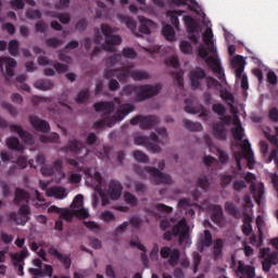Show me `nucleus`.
Segmentation results:
<instances>
[{
	"mask_svg": "<svg viewBox=\"0 0 278 278\" xmlns=\"http://www.w3.org/2000/svg\"><path fill=\"white\" fill-rule=\"evenodd\" d=\"M140 26H139V31L140 34H146L149 35L151 34V25H154L153 21L147 18V17H140Z\"/></svg>",
	"mask_w": 278,
	"mask_h": 278,
	"instance_id": "obj_32",
	"label": "nucleus"
},
{
	"mask_svg": "<svg viewBox=\"0 0 278 278\" xmlns=\"http://www.w3.org/2000/svg\"><path fill=\"white\" fill-rule=\"evenodd\" d=\"M29 123L36 131H41V134H47L51 129L49 122L40 119V117L36 115L29 116Z\"/></svg>",
	"mask_w": 278,
	"mask_h": 278,
	"instance_id": "obj_16",
	"label": "nucleus"
},
{
	"mask_svg": "<svg viewBox=\"0 0 278 278\" xmlns=\"http://www.w3.org/2000/svg\"><path fill=\"white\" fill-rule=\"evenodd\" d=\"M35 88H37V90H51L53 88V81L49 80V79H39L37 81H35L34 84Z\"/></svg>",
	"mask_w": 278,
	"mask_h": 278,
	"instance_id": "obj_35",
	"label": "nucleus"
},
{
	"mask_svg": "<svg viewBox=\"0 0 278 278\" xmlns=\"http://www.w3.org/2000/svg\"><path fill=\"white\" fill-rule=\"evenodd\" d=\"M225 210L229 216H232V218H236L237 220L242 218V212H240V208H238V206H236L232 202H226Z\"/></svg>",
	"mask_w": 278,
	"mask_h": 278,
	"instance_id": "obj_27",
	"label": "nucleus"
},
{
	"mask_svg": "<svg viewBox=\"0 0 278 278\" xmlns=\"http://www.w3.org/2000/svg\"><path fill=\"white\" fill-rule=\"evenodd\" d=\"M45 154H38L36 157L37 164H42L41 174L43 177H52L54 173L59 174V181H62L66 177V173L62 170V161L56 160L52 163V165L45 164L46 162Z\"/></svg>",
	"mask_w": 278,
	"mask_h": 278,
	"instance_id": "obj_5",
	"label": "nucleus"
},
{
	"mask_svg": "<svg viewBox=\"0 0 278 278\" xmlns=\"http://www.w3.org/2000/svg\"><path fill=\"white\" fill-rule=\"evenodd\" d=\"M160 123V117L155 115H137L130 119V125H139L140 129H151Z\"/></svg>",
	"mask_w": 278,
	"mask_h": 278,
	"instance_id": "obj_10",
	"label": "nucleus"
},
{
	"mask_svg": "<svg viewBox=\"0 0 278 278\" xmlns=\"http://www.w3.org/2000/svg\"><path fill=\"white\" fill-rule=\"evenodd\" d=\"M275 162L276 168H278V152L277 150H271L265 163L270 164V162Z\"/></svg>",
	"mask_w": 278,
	"mask_h": 278,
	"instance_id": "obj_56",
	"label": "nucleus"
},
{
	"mask_svg": "<svg viewBox=\"0 0 278 278\" xmlns=\"http://www.w3.org/2000/svg\"><path fill=\"white\" fill-rule=\"evenodd\" d=\"M179 257H181V252H179V249L172 250L168 258L169 266H177V264H179Z\"/></svg>",
	"mask_w": 278,
	"mask_h": 278,
	"instance_id": "obj_39",
	"label": "nucleus"
},
{
	"mask_svg": "<svg viewBox=\"0 0 278 278\" xmlns=\"http://www.w3.org/2000/svg\"><path fill=\"white\" fill-rule=\"evenodd\" d=\"M184 127L188 129V131H201L203 129V125L199 122H192L190 119H184Z\"/></svg>",
	"mask_w": 278,
	"mask_h": 278,
	"instance_id": "obj_37",
	"label": "nucleus"
},
{
	"mask_svg": "<svg viewBox=\"0 0 278 278\" xmlns=\"http://www.w3.org/2000/svg\"><path fill=\"white\" fill-rule=\"evenodd\" d=\"M211 219L213 223H216V225L223 220V207H220V205L212 206Z\"/></svg>",
	"mask_w": 278,
	"mask_h": 278,
	"instance_id": "obj_34",
	"label": "nucleus"
},
{
	"mask_svg": "<svg viewBox=\"0 0 278 278\" xmlns=\"http://www.w3.org/2000/svg\"><path fill=\"white\" fill-rule=\"evenodd\" d=\"M101 219L104 223H112V220H116V216L111 211H104L101 213Z\"/></svg>",
	"mask_w": 278,
	"mask_h": 278,
	"instance_id": "obj_54",
	"label": "nucleus"
},
{
	"mask_svg": "<svg viewBox=\"0 0 278 278\" xmlns=\"http://www.w3.org/2000/svg\"><path fill=\"white\" fill-rule=\"evenodd\" d=\"M207 74H205V70L201 67H197L194 71L190 72V81L192 90H198L201 88V80L205 79Z\"/></svg>",
	"mask_w": 278,
	"mask_h": 278,
	"instance_id": "obj_15",
	"label": "nucleus"
},
{
	"mask_svg": "<svg viewBox=\"0 0 278 278\" xmlns=\"http://www.w3.org/2000/svg\"><path fill=\"white\" fill-rule=\"evenodd\" d=\"M9 4L12 10H23L25 8V2L23 0H11Z\"/></svg>",
	"mask_w": 278,
	"mask_h": 278,
	"instance_id": "obj_61",
	"label": "nucleus"
},
{
	"mask_svg": "<svg viewBox=\"0 0 278 278\" xmlns=\"http://www.w3.org/2000/svg\"><path fill=\"white\" fill-rule=\"evenodd\" d=\"M267 139L273 144L271 151L278 152V137L276 135H269Z\"/></svg>",
	"mask_w": 278,
	"mask_h": 278,
	"instance_id": "obj_64",
	"label": "nucleus"
},
{
	"mask_svg": "<svg viewBox=\"0 0 278 278\" xmlns=\"http://www.w3.org/2000/svg\"><path fill=\"white\" fill-rule=\"evenodd\" d=\"M75 216L77 218H80V220H86L90 216V213H88L87 208H80L74 212Z\"/></svg>",
	"mask_w": 278,
	"mask_h": 278,
	"instance_id": "obj_60",
	"label": "nucleus"
},
{
	"mask_svg": "<svg viewBox=\"0 0 278 278\" xmlns=\"http://www.w3.org/2000/svg\"><path fill=\"white\" fill-rule=\"evenodd\" d=\"M186 11H179V10H176L174 11V14L170 15V23L172 25H174L175 29H179V17L177 16H181V14H185Z\"/></svg>",
	"mask_w": 278,
	"mask_h": 278,
	"instance_id": "obj_47",
	"label": "nucleus"
},
{
	"mask_svg": "<svg viewBox=\"0 0 278 278\" xmlns=\"http://www.w3.org/2000/svg\"><path fill=\"white\" fill-rule=\"evenodd\" d=\"M236 273L238 278H255V267L244 264V261H238Z\"/></svg>",
	"mask_w": 278,
	"mask_h": 278,
	"instance_id": "obj_13",
	"label": "nucleus"
},
{
	"mask_svg": "<svg viewBox=\"0 0 278 278\" xmlns=\"http://www.w3.org/2000/svg\"><path fill=\"white\" fill-rule=\"evenodd\" d=\"M25 201L26 203H29V192L25 191L22 188L15 189V198H14V204L21 205Z\"/></svg>",
	"mask_w": 278,
	"mask_h": 278,
	"instance_id": "obj_29",
	"label": "nucleus"
},
{
	"mask_svg": "<svg viewBox=\"0 0 278 278\" xmlns=\"http://www.w3.org/2000/svg\"><path fill=\"white\" fill-rule=\"evenodd\" d=\"M40 140L43 143H47V142H59L60 141V135H58L56 132H52L49 136H41Z\"/></svg>",
	"mask_w": 278,
	"mask_h": 278,
	"instance_id": "obj_49",
	"label": "nucleus"
},
{
	"mask_svg": "<svg viewBox=\"0 0 278 278\" xmlns=\"http://www.w3.org/2000/svg\"><path fill=\"white\" fill-rule=\"evenodd\" d=\"M155 142H157V135L155 132H151L150 138L146 136H137L135 138V144L146 147L147 151H150V153H160V151H162L160 144Z\"/></svg>",
	"mask_w": 278,
	"mask_h": 278,
	"instance_id": "obj_8",
	"label": "nucleus"
},
{
	"mask_svg": "<svg viewBox=\"0 0 278 278\" xmlns=\"http://www.w3.org/2000/svg\"><path fill=\"white\" fill-rule=\"evenodd\" d=\"M76 103H88L90 101V89H83L78 92Z\"/></svg>",
	"mask_w": 278,
	"mask_h": 278,
	"instance_id": "obj_38",
	"label": "nucleus"
},
{
	"mask_svg": "<svg viewBox=\"0 0 278 278\" xmlns=\"http://www.w3.org/2000/svg\"><path fill=\"white\" fill-rule=\"evenodd\" d=\"M96 112H103L104 116H109L112 112H114V102H97L93 104Z\"/></svg>",
	"mask_w": 278,
	"mask_h": 278,
	"instance_id": "obj_25",
	"label": "nucleus"
},
{
	"mask_svg": "<svg viewBox=\"0 0 278 278\" xmlns=\"http://www.w3.org/2000/svg\"><path fill=\"white\" fill-rule=\"evenodd\" d=\"M47 194L49 197H54V199H66L67 193L64 187H53L48 189Z\"/></svg>",
	"mask_w": 278,
	"mask_h": 278,
	"instance_id": "obj_30",
	"label": "nucleus"
},
{
	"mask_svg": "<svg viewBox=\"0 0 278 278\" xmlns=\"http://www.w3.org/2000/svg\"><path fill=\"white\" fill-rule=\"evenodd\" d=\"M231 135L235 140H242L244 138V128L242 126L231 128Z\"/></svg>",
	"mask_w": 278,
	"mask_h": 278,
	"instance_id": "obj_48",
	"label": "nucleus"
},
{
	"mask_svg": "<svg viewBox=\"0 0 278 278\" xmlns=\"http://www.w3.org/2000/svg\"><path fill=\"white\" fill-rule=\"evenodd\" d=\"M66 162L70 164L72 173H81L84 170V165L75 159H66Z\"/></svg>",
	"mask_w": 278,
	"mask_h": 278,
	"instance_id": "obj_40",
	"label": "nucleus"
},
{
	"mask_svg": "<svg viewBox=\"0 0 278 278\" xmlns=\"http://www.w3.org/2000/svg\"><path fill=\"white\" fill-rule=\"evenodd\" d=\"M49 255H51L52 257H55L56 260H59V262H61V264H63L64 268L66 270H68V268H71V255L67 254H62L60 251H58L55 249V247L51 245L48 250Z\"/></svg>",
	"mask_w": 278,
	"mask_h": 278,
	"instance_id": "obj_18",
	"label": "nucleus"
},
{
	"mask_svg": "<svg viewBox=\"0 0 278 278\" xmlns=\"http://www.w3.org/2000/svg\"><path fill=\"white\" fill-rule=\"evenodd\" d=\"M223 247H225V242L223 239L217 238L213 244V260H215V262L223 257Z\"/></svg>",
	"mask_w": 278,
	"mask_h": 278,
	"instance_id": "obj_28",
	"label": "nucleus"
},
{
	"mask_svg": "<svg viewBox=\"0 0 278 278\" xmlns=\"http://www.w3.org/2000/svg\"><path fill=\"white\" fill-rule=\"evenodd\" d=\"M3 66H5L8 77H14V68H16V60L10 56L0 58V71H3Z\"/></svg>",
	"mask_w": 278,
	"mask_h": 278,
	"instance_id": "obj_21",
	"label": "nucleus"
},
{
	"mask_svg": "<svg viewBox=\"0 0 278 278\" xmlns=\"http://www.w3.org/2000/svg\"><path fill=\"white\" fill-rule=\"evenodd\" d=\"M237 79H241L242 90H249V77L244 73V58L238 55L233 59Z\"/></svg>",
	"mask_w": 278,
	"mask_h": 278,
	"instance_id": "obj_11",
	"label": "nucleus"
},
{
	"mask_svg": "<svg viewBox=\"0 0 278 278\" xmlns=\"http://www.w3.org/2000/svg\"><path fill=\"white\" fill-rule=\"evenodd\" d=\"M26 16L27 18H30V21H34L36 18H42V13L40 10H28Z\"/></svg>",
	"mask_w": 278,
	"mask_h": 278,
	"instance_id": "obj_59",
	"label": "nucleus"
},
{
	"mask_svg": "<svg viewBox=\"0 0 278 278\" xmlns=\"http://www.w3.org/2000/svg\"><path fill=\"white\" fill-rule=\"evenodd\" d=\"M18 214L22 218L16 219L17 225H27V223H29V215L31 214L29 204H23L18 210Z\"/></svg>",
	"mask_w": 278,
	"mask_h": 278,
	"instance_id": "obj_26",
	"label": "nucleus"
},
{
	"mask_svg": "<svg viewBox=\"0 0 278 278\" xmlns=\"http://www.w3.org/2000/svg\"><path fill=\"white\" fill-rule=\"evenodd\" d=\"M9 129L12 131V134L18 135L21 140H23V142L26 144H34V137H31V134H29L27 130L23 129L21 125L11 124Z\"/></svg>",
	"mask_w": 278,
	"mask_h": 278,
	"instance_id": "obj_14",
	"label": "nucleus"
},
{
	"mask_svg": "<svg viewBox=\"0 0 278 278\" xmlns=\"http://www.w3.org/2000/svg\"><path fill=\"white\" fill-rule=\"evenodd\" d=\"M47 47H50L51 49H58V47H61V45H64V41L61 39H58L55 37L48 38L46 40Z\"/></svg>",
	"mask_w": 278,
	"mask_h": 278,
	"instance_id": "obj_46",
	"label": "nucleus"
},
{
	"mask_svg": "<svg viewBox=\"0 0 278 278\" xmlns=\"http://www.w3.org/2000/svg\"><path fill=\"white\" fill-rule=\"evenodd\" d=\"M190 227H188V223H186V218L180 219L170 230H166L163 235V240H166L167 242H170L174 238H177L179 236L178 242L181 244L182 242H186L188 247H190Z\"/></svg>",
	"mask_w": 278,
	"mask_h": 278,
	"instance_id": "obj_2",
	"label": "nucleus"
},
{
	"mask_svg": "<svg viewBox=\"0 0 278 278\" xmlns=\"http://www.w3.org/2000/svg\"><path fill=\"white\" fill-rule=\"evenodd\" d=\"M180 51L185 54L192 53V45L188 41H180Z\"/></svg>",
	"mask_w": 278,
	"mask_h": 278,
	"instance_id": "obj_57",
	"label": "nucleus"
},
{
	"mask_svg": "<svg viewBox=\"0 0 278 278\" xmlns=\"http://www.w3.org/2000/svg\"><path fill=\"white\" fill-rule=\"evenodd\" d=\"M7 147L12 149V151H23V144L16 137H9L7 139Z\"/></svg>",
	"mask_w": 278,
	"mask_h": 278,
	"instance_id": "obj_36",
	"label": "nucleus"
},
{
	"mask_svg": "<svg viewBox=\"0 0 278 278\" xmlns=\"http://www.w3.org/2000/svg\"><path fill=\"white\" fill-rule=\"evenodd\" d=\"M220 98L223 101H230L231 103L236 102L233 93L229 92L227 89L220 91Z\"/></svg>",
	"mask_w": 278,
	"mask_h": 278,
	"instance_id": "obj_55",
	"label": "nucleus"
},
{
	"mask_svg": "<svg viewBox=\"0 0 278 278\" xmlns=\"http://www.w3.org/2000/svg\"><path fill=\"white\" fill-rule=\"evenodd\" d=\"M212 242H214L212 238V232L210 230H204L202 235H200L199 240H198V251L200 253H203L205 249H208V247H212Z\"/></svg>",
	"mask_w": 278,
	"mask_h": 278,
	"instance_id": "obj_20",
	"label": "nucleus"
},
{
	"mask_svg": "<svg viewBox=\"0 0 278 278\" xmlns=\"http://www.w3.org/2000/svg\"><path fill=\"white\" fill-rule=\"evenodd\" d=\"M63 151L67 152L71 151V153H76L78 157H84L81 155V151H84L85 155L88 154V149L81 144V142L77 141V139H73L70 141L64 148Z\"/></svg>",
	"mask_w": 278,
	"mask_h": 278,
	"instance_id": "obj_17",
	"label": "nucleus"
},
{
	"mask_svg": "<svg viewBox=\"0 0 278 278\" xmlns=\"http://www.w3.org/2000/svg\"><path fill=\"white\" fill-rule=\"evenodd\" d=\"M132 90L137 92L136 101H144V99H151V97H157L160 90H162L161 85H141L139 87H134Z\"/></svg>",
	"mask_w": 278,
	"mask_h": 278,
	"instance_id": "obj_7",
	"label": "nucleus"
},
{
	"mask_svg": "<svg viewBox=\"0 0 278 278\" xmlns=\"http://www.w3.org/2000/svg\"><path fill=\"white\" fill-rule=\"evenodd\" d=\"M134 159L136 162H141V164H147V162H149V155L140 150H136L134 152Z\"/></svg>",
	"mask_w": 278,
	"mask_h": 278,
	"instance_id": "obj_45",
	"label": "nucleus"
},
{
	"mask_svg": "<svg viewBox=\"0 0 278 278\" xmlns=\"http://www.w3.org/2000/svg\"><path fill=\"white\" fill-rule=\"evenodd\" d=\"M100 29L102 36H104L105 45H108L102 46V49H104V51H109L110 53H114V51H116L114 47L121 45V42H123V38L119 35H114V28L108 24H101Z\"/></svg>",
	"mask_w": 278,
	"mask_h": 278,
	"instance_id": "obj_6",
	"label": "nucleus"
},
{
	"mask_svg": "<svg viewBox=\"0 0 278 278\" xmlns=\"http://www.w3.org/2000/svg\"><path fill=\"white\" fill-rule=\"evenodd\" d=\"M74 213L71 212L68 208H62L60 213V218H64L67 223H73Z\"/></svg>",
	"mask_w": 278,
	"mask_h": 278,
	"instance_id": "obj_52",
	"label": "nucleus"
},
{
	"mask_svg": "<svg viewBox=\"0 0 278 278\" xmlns=\"http://www.w3.org/2000/svg\"><path fill=\"white\" fill-rule=\"evenodd\" d=\"M18 49H20L18 40L12 39L11 41H9V53H10V55H13V56L18 55Z\"/></svg>",
	"mask_w": 278,
	"mask_h": 278,
	"instance_id": "obj_43",
	"label": "nucleus"
},
{
	"mask_svg": "<svg viewBox=\"0 0 278 278\" xmlns=\"http://www.w3.org/2000/svg\"><path fill=\"white\" fill-rule=\"evenodd\" d=\"M198 188H201L204 191H207V188H210V179H207V176H202L197 181Z\"/></svg>",
	"mask_w": 278,
	"mask_h": 278,
	"instance_id": "obj_50",
	"label": "nucleus"
},
{
	"mask_svg": "<svg viewBox=\"0 0 278 278\" xmlns=\"http://www.w3.org/2000/svg\"><path fill=\"white\" fill-rule=\"evenodd\" d=\"M173 5H176V8H181V5H188V10L190 12H195V14H199V2L197 0H170Z\"/></svg>",
	"mask_w": 278,
	"mask_h": 278,
	"instance_id": "obj_24",
	"label": "nucleus"
},
{
	"mask_svg": "<svg viewBox=\"0 0 278 278\" xmlns=\"http://www.w3.org/2000/svg\"><path fill=\"white\" fill-rule=\"evenodd\" d=\"M222 123H215L213 125V131L217 140H227V130L225 125H231V115H219Z\"/></svg>",
	"mask_w": 278,
	"mask_h": 278,
	"instance_id": "obj_12",
	"label": "nucleus"
},
{
	"mask_svg": "<svg viewBox=\"0 0 278 278\" xmlns=\"http://www.w3.org/2000/svg\"><path fill=\"white\" fill-rule=\"evenodd\" d=\"M203 40L204 45L207 47L201 46L198 50V55L205 60L207 66H212L214 62H210V53H216L217 49L216 46H214V33L212 31V28H206L203 34ZM208 50V52H207Z\"/></svg>",
	"mask_w": 278,
	"mask_h": 278,
	"instance_id": "obj_4",
	"label": "nucleus"
},
{
	"mask_svg": "<svg viewBox=\"0 0 278 278\" xmlns=\"http://www.w3.org/2000/svg\"><path fill=\"white\" fill-rule=\"evenodd\" d=\"M213 62L212 65H210V67L212 68L213 73L217 74V78L220 81H224L225 79V73H223V66L220 65V61L218 60V58L216 55H211L208 59V63Z\"/></svg>",
	"mask_w": 278,
	"mask_h": 278,
	"instance_id": "obj_23",
	"label": "nucleus"
},
{
	"mask_svg": "<svg viewBox=\"0 0 278 278\" xmlns=\"http://www.w3.org/2000/svg\"><path fill=\"white\" fill-rule=\"evenodd\" d=\"M261 153L263 155V160H268V142L266 141H261Z\"/></svg>",
	"mask_w": 278,
	"mask_h": 278,
	"instance_id": "obj_62",
	"label": "nucleus"
},
{
	"mask_svg": "<svg viewBox=\"0 0 278 278\" xmlns=\"http://www.w3.org/2000/svg\"><path fill=\"white\" fill-rule=\"evenodd\" d=\"M124 201L128 204L131 205L132 207H136L138 205V198L134 195L131 192L127 191L124 193Z\"/></svg>",
	"mask_w": 278,
	"mask_h": 278,
	"instance_id": "obj_41",
	"label": "nucleus"
},
{
	"mask_svg": "<svg viewBox=\"0 0 278 278\" xmlns=\"http://www.w3.org/2000/svg\"><path fill=\"white\" fill-rule=\"evenodd\" d=\"M162 35L165 39H167L169 42H174L175 40V28L170 26V24H166L162 28Z\"/></svg>",
	"mask_w": 278,
	"mask_h": 278,
	"instance_id": "obj_33",
	"label": "nucleus"
},
{
	"mask_svg": "<svg viewBox=\"0 0 278 278\" xmlns=\"http://www.w3.org/2000/svg\"><path fill=\"white\" fill-rule=\"evenodd\" d=\"M185 25L187 27L188 34H192L193 31H197L199 29V24L197 23V20L193 18L190 15L184 16Z\"/></svg>",
	"mask_w": 278,
	"mask_h": 278,
	"instance_id": "obj_31",
	"label": "nucleus"
},
{
	"mask_svg": "<svg viewBox=\"0 0 278 278\" xmlns=\"http://www.w3.org/2000/svg\"><path fill=\"white\" fill-rule=\"evenodd\" d=\"M156 131H157L159 136H161V139L157 137L155 144H157V142H160L161 144H166V142H168V134L166 132V128L161 127V128L156 129Z\"/></svg>",
	"mask_w": 278,
	"mask_h": 278,
	"instance_id": "obj_42",
	"label": "nucleus"
},
{
	"mask_svg": "<svg viewBox=\"0 0 278 278\" xmlns=\"http://www.w3.org/2000/svg\"><path fill=\"white\" fill-rule=\"evenodd\" d=\"M213 112L217 114V116H225L227 114V109L222 103L213 104Z\"/></svg>",
	"mask_w": 278,
	"mask_h": 278,
	"instance_id": "obj_53",
	"label": "nucleus"
},
{
	"mask_svg": "<svg viewBox=\"0 0 278 278\" xmlns=\"http://www.w3.org/2000/svg\"><path fill=\"white\" fill-rule=\"evenodd\" d=\"M134 63H130L129 65H126L123 67V70H105L103 73L104 79H110L111 77H116L119 81H127L129 79V76L134 81H144L147 79H151V75L144 71L135 70Z\"/></svg>",
	"mask_w": 278,
	"mask_h": 278,
	"instance_id": "obj_1",
	"label": "nucleus"
},
{
	"mask_svg": "<svg viewBox=\"0 0 278 278\" xmlns=\"http://www.w3.org/2000/svg\"><path fill=\"white\" fill-rule=\"evenodd\" d=\"M114 103H116L118 106L116 113L111 118V122H109V127H112L115 123H121L127 116L128 114H131L134 110H136V106L131 103H125L121 104L119 98H114Z\"/></svg>",
	"mask_w": 278,
	"mask_h": 278,
	"instance_id": "obj_9",
	"label": "nucleus"
},
{
	"mask_svg": "<svg viewBox=\"0 0 278 278\" xmlns=\"http://www.w3.org/2000/svg\"><path fill=\"white\" fill-rule=\"evenodd\" d=\"M123 60V54L115 53L106 59V66H116Z\"/></svg>",
	"mask_w": 278,
	"mask_h": 278,
	"instance_id": "obj_44",
	"label": "nucleus"
},
{
	"mask_svg": "<svg viewBox=\"0 0 278 278\" xmlns=\"http://www.w3.org/2000/svg\"><path fill=\"white\" fill-rule=\"evenodd\" d=\"M109 195L112 201H118L123 195V185L118 180H111L109 184Z\"/></svg>",
	"mask_w": 278,
	"mask_h": 278,
	"instance_id": "obj_19",
	"label": "nucleus"
},
{
	"mask_svg": "<svg viewBox=\"0 0 278 278\" xmlns=\"http://www.w3.org/2000/svg\"><path fill=\"white\" fill-rule=\"evenodd\" d=\"M135 173H137V175L142 178L146 177L144 173H148V175H150V181L151 184H154V186H160L162 184L167 186L173 185V178L170 175L164 174L155 167L146 166L143 169L141 167H135Z\"/></svg>",
	"mask_w": 278,
	"mask_h": 278,
	"instance_id": "obj_3",
	"label": "nucleus"
},
{
	"mask_svg": "<svg viewBox=\"0 0 278 278\" xmlns=\"http://www.w3.org/2000/svg\"><path fill=\"white\" fill-rule=\"evenodd\" d=\"M123 55L128 60H136V58H138V53L136 52V50H134V48H124Z\"/></svg>",
	"mask_w": 278,
	"mask_h": 278,
	"instance_id": "obj_51",
	"label": "nucleus"
},
{
	"mask_svg": "<svg viewBox=\"0 0 278 278\" xmlns=\"http://www.w3.org/2000/svg\"><path fill=\"white\" fill-rule=\"evenodd\" d=\"M75 29L77 31H86V29H88V21L86 18H80L76 25H75Z\"/></svg>",
	"mask_w": 278,
	"mask_h": 278,
	"instance_id": "obj_58",
	"label": "nucleus"
},
{
	"mask_svg": "<svg viewBox=\"0 0 278 278\" xmlns=\"http://www.w3.org/2000/svg\"><path fill=\"white\" fill-rule=\"evenodd\" d=\"M273 266H277L278 264V253L277 252H271L265 257Z\"/></svg>",
	"mask_w": 278,
	"mask_h": 278,
	"instance_id": "obj_63",
	"label": "nucleus"
},
{
	"mask_svg": "<svg viewBox=\"0 0 278 278\" xmlns=\"http://www.w3.org/2000/svg\"><path fill=\"white\" fill-rule=\"evenodd\" d=\"M243 157L247 159L248 168H253V164H255V157L253 154V150L251 149V142L249 140H244L243 146Z\"/></svg>",
	"mask_w": 278,
	"mask_h": 278,
	"instance_id": "obj_22",
	"label": "nucleus"
}]
</instances>
